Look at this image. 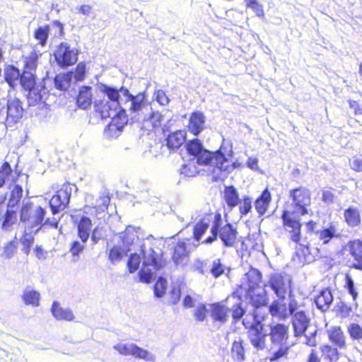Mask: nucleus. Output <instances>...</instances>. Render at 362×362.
<instances>
[{"label":"nucleus","instance_id":"f257e3e1","mask_svg":"<svg viewBox=\"0 0 362 362\" xmlns=\"http://www.w3.org/2000/svg\"><path fill=\"white\" fill-rule=\"evenodd\" d=\"M46 208L41 205H34L32 202L23 203L19 211L20 222L24 225L20 242L23 245V251L25 255L30 252L34 243V235L43 228L57 229L60 221L59 218L46 216Z\"/></svg>","mask_w":362,"mask_h":362},{"label":"nucleus","instance_id":"f03ea898","mask_svg":"<svg viewBox=\"0 0 362 362\" xmlns=\"http://www.w3.org/2000/svg\"><path fill=\"white\" fill-rule=\"evenodd\" d=\"M187 153L193 156L198 160V164L201 165H216L221 171L230 173L235 168L240 166L238 162L228 163V159L221 151L211 152L205 149L201 141L197 139L189 141L185 146Z\"/></svg>","mask_w":362,"mask_h":362},{"label":"nucleus","instance_id":"7ed1b4c3","mask_svg":"<svg viewBox=\"0 0 362 362\" xmlns=\"http://www.w3.org/2000/svg\"><path fill=\"white\" fill-rule=\"evenodd\" d=\"M140 252L143 256V267L138 273L139 281L149 284L153 279V272L149 268L152 267L154 272L163 269L167 264L164 252L155 240H151L143 243L140 246Z\"/></svg>","mask_w":362,"mask_h":362},{"label":"nucleus","instance_id":"20e7f679","mask_svg":"<svg viewBox=\"0 0 362 362\" xmlns=\"http://www.w3.org/2000/svg\"><path fill=\"white\" fill-rule=\"evenodd\" d=\"M211 223L210 229L211 235L203 240L202 243L205 245L211 244L218 238V228L222 224V216L219 211H209L199 219L194 224L192 229V237L194 240L199 242L203 235L205 234L209 226Z\"/></svg>","mask_w":362,"mask_h":362},{"label":"nucleus","instance_id":"39448f33","mask_svg":"<svg viewBox=\"0 0 362 362\" xmlns=\"http://www.w3.org/2000/svg\"><path fill=\"white\" fill-rule=\"evenodd\" d=\"M265 317V315H257L255 313L253 317L245 315L242 322L247 329V336L251 344L258 351L263 350L266 346L267 334L262 323Z\"/></svg>","mask_w":362,"mask_h":362},{"label":"nucleus","instance_id":"423d86ee","mask_svg":"<svg viewBox=\"0 0 362 362\" xmlns=\"http://www.w3.org/2000/svg\"><path fill=\"white\" fill-rule=\"evenodd\" d=\"M288 198L291 200L293 213L301 216L308 214L312 203L311 192L304 187L298 186L289 190Z\"/></svg>","mask_w":362,"mask_h":362},{"label":"nucleus","instance_id":"0eeeda50","mask_svg":"<svg viewBox=\"0 0 362 362\" xmlns=\"http://www.w3.org/2000/svg\"><path fill=\"white\" fill-rule=\"evenodd\" d=\"M294 214L289 209H284L281 212V218L282 227L289 240L296 244H298L302 238L303 224L299 218L293 216Z\"/></svg>","mask_w":362,"mask_h":362},{"label":"nucleus","instance_id":"6e6552de","mask_svg":"<svg viewBox=\"0 0 362 362\" xmlns=\"http://www.w3.org/2000/svg\"><path fill=\"white\" fill-rule=\"evenodd\" d=\"M299 308V303L290 292L288 304L280 299L275 300L269 306V312L272 317L286 320Z\"/></svg>","mask_w":362,"mask_h":362},{"label":"nucleus","instance_id":"1a4fd4ad","mask_svg":"<svg viewBox=\"0 0 362 362\" xmlns=\"http://www.w3.org/2000/svg\"><path fill=\"white\" fill-rule=\"evenodd\" d=\"M78 50L71 49L66 42H61L54 53L57 64L62 69L74 65L78 60Z\"/></svg>","mask_w":362,"mask_h":362},{"label":"nucleus","instance_id":"9d476101","mask_svg":"<svg viewBox=\"0 0 362 362\" xmlns=\"http://www.w3.org/2000/svg\"><path fill=\"white\" fill-rule=\"evenodd\" d=\"M71 194V189L69 186L63 185L51 197L49 201V206L52 216L55 217L61 211L64 210L69 205Z\"/></svg>","mask_w":362,"mask_h":362},{"label":"nucleus","instance_id":"9b49d317","mask_svg":"<svg viewBox=\"0 0 362 362\" xmlns=\"http://www.w3.org/2000/svg\"><path fill=\"white\" fill-rule=\"evenodd\" d=\"M189 239L179 240L170 248L171 259L177 267L186 265L189 260L190 251L187 247Z\"/></svg>","mask_w":362,"mask_h":362},{"label":"nucleus","instance_id":"f8f14e48","mask_svg":"<svg viewBox=\"0 0 362 362\" xmlns=\"http://www.w3.org/2000/svg\"><path fill=\"white\" fill-rule=\"evenodd\" d=\"M81 209H75L74 214L71 215L73 223L76 226L78 237L81 240L83 243H86L88 240L93 227L92 221L87 216H83L79 219Z\"/></svg>","mask_w":362,"mask_h":362},{"label":"nucleus","instance_id":"ddd939ff","mask_svg":"<svg viewBox=\"0 0 362 362\" xmlns=\"http://www.w3.org/2000/svg\"><path fill=\"white\" fill-rule=\"evenodd\" d=\"M247 297L249 299L250 303L252 305L253 310L251 313L247 315H250V317H253V314L255 313L257 315H265V313H261L260 309L262 307H267L269 302V298L267 292L262 291V292H256V289L247 290Z\"/></svg>","mask_w":362,"mask_h":362},{"label":"nucleus","instance_id":"4468645a","mask_svg":"<svg viewBox=\"0 0 362 362\" xmlns=\"http://www.w3.org/2000/svg\"><path fill=\"white\" fill-rule=\"evenodd\" d=\"M238 232L237 228L231 223H226L222 227L218 228V238L221 240L223 246L233 247L238 241Z\"/></svg>","mask_w":362,"mask_h":362},{"label":"nucleus","instance_id":"2eb2a0df","mask_svg":"<svg viewBox=\"0 0 362 362\" xmlns=\"http://www.w3.org/2000/svg\"><path fill=\"white\" fill-rule=\"evenodd\" d=\"M290 284L291 280L286 275L281 273L272 274L268 281L269 286L280 298H284Z\"/></svg>","mask_w":362,"mask_h":362},{"label":"nucleus","instance_id":"dca6fc26","mask_svg":"<svg viewBox=\"0 0 362 362\" xmlns=\"http://www.w3.org/2000/svg\"><path fill=\"white\" fill-rule=\"evenodd\" d=\"M128 116L124 109H119L112 117L111 121L107 125L105 131L110 136L120 132L124 126L127 124Z\"/></svg>","mask_w":362,"mask_h":362},{"label":"nucleus","instance_id":"f3484780","mask_svg":"<svg viewBox=\"0 0 362 362\" xmlns=\"http://www.w3.org/2000/svg\"><path fill=\"white\" fill-rule=\"evenodd\" d=\"M206 118L201 111H194L189 117L187 129L193 136H198L204 129Z\"/></svg>","mask_w":362,"mask_h":362},{"label":"nucleus","instance_id":"a211bd4d","mask_svg":"<svg viewBox=\"0 0 362 362\" xmlns=\"http://www.w3.org/2000/svg\"><path fill=\"white\" fill-rule=\"evenodd\" d=\"M292 325L293 327V332L295 337H300L304 334L306 331L310 320L307 316L306 313L303 310H296L293 314H292Z\"/></svg>","mask_w":362,"mask_h":362},{"label":"nucleus","instance_id":"6ab92c4d","mask_svg":"<svg viewBox=\"0 0 362 362\" xmlns=\"http://www.w3.org/2000/svg\"><path fill=\"white\" fill-rule=\"evenodd\" d=\"M269 337L274 344H286L289 337L288 327L281 323L270 326Z\"/></svg>","mask_w":362,"mask_h":362},{"label":"nucleus","instance_id":"aec40b11","mask_svg":"<svg viewBox=\"0 0 362 362\" xmlns=\"http://www.w3.org/2000/svg\"><path fill=\"white\" fill-rule=\"evenodd\" d=\"M21 174V172L13 170L8 161H4L0 166V188L3 187L6 182L16 183Z\"/></svg>","mask_w":362,"mask_h":362},{"label":"nucleus","instance_id":"412c9836","mask_svg":"<svg viewBox=\"0 0 362 362\" xmlns=\"http://www.w3.org/2000/svg\"><path fill=\"white\" fill-rule=\"evenodd\" d=\"M140 227L132 225L127 226L125 229L119 233V240L125 247H129L137 243L140 240L141 233Z\"/></svg>","mask_w":362,"mask_h":362},{"label":"nucleus","instance_id":"4be33fe9","mask_svg":"<svg viewBox=\"0 0 362 362\" xmlns=\"http://www.w3.org/2000/svg\"><path fill=\"white\" fill-rule=\"evenodd\" d=\"M347 246L350 255L355 261L351 268L362 272V240L358 238L349 240Z\"/></svg>","mask_w":362,"mask_h":362},{"label":"nucleus","instance_id":"5701e85b","mask_svg":"<svg viewBox=\"0 0 362 362\" xmlns=\"http://www.w3.org/2000/svg\"><path fill=\"white\" fill-rule=\"evenodd\" d=\"M329 340L339 349H346L347 347L346 337L343 329L340 326H332L327 330Z\"/></svg>","mask_w":362,"mask_h":362},{"label":"nucleus","instance_id":"b1692460","mask_svg":"<svg viewBox=\"0 0 362 362\" xmlns=\"http://www.w3.org/2000/svg\"><path fill=\"white\" fill-rule=\"evenodd\" d=\"M120 91L126 97V101H131L130 111L139 112L144 107L146 98L144 93H139L137 95H134L130 93L128 88L124 86L120 87Z\"/></svg>","mask_w":362,"mask_h":362},{"label":"nucleus","instance_id":"393cba45","mask_svg":"<svg viewBox=\"0 0 362 362\" xmlns=\"http://www.w3.org/2000/svg\"><path fill=\"white\" fill-rule=\"evenodd\" d=\"M272 200V193L268 187H266L254 202L255 209L259 216H262L267 213Z\"/></svg>","mask_w":362,"mask_h":362},{"label":"nucleus","instance_id":"a878e982","mask_svg":"<svg viewBox=\"0 0 362 362\" xmlns=\"http://www.w3.org/2000/svg\"><path fill=\"white\" fill-rule=\"evenodd\" d=\"M187 133L184 129H177L168 134L165 138L166 146L170 151L180 148L186 141Z\"/></svg>","mask_w":362,"mask_h":362},{"label":"nucleus","instance_id":"bb28decb","mask_svg":"<svg viewBox=\"0 0 362 362\" xmlns=\"http://www.w3.org/2000/svg\"><path fill=\"white\" fill-rule=\"evenodd\" d=\"M23 107L22 101L17 98H10L7 102L6 119L11 122H16L23 116Z\"/></svg>","mask_w":362,"mask_h":362},{"label":"nucleus","instance_id":"cd10ccee","mask_svg":"<svg viewBox=\"0 0 362 362\" xmlns=\"http://www.w3.org/2000/svg\"><path fill=\"white\" fill-rule=\"evenodd\" d=\"M116 106L110 104V102L103 100L95 101L93 113L100 119H107L116 110Z\"/></svg>","mask_w":362,"mask_h":362},{"label":"nucleus","instance_id":"c85d7f7f","mask_svg":"<svg viewBox=\"0 0 362 362\" xmlns=\"http://www.w3.org/2000/svg\"><path fill=\"white\" fill-rule=\"evenodd\" d=\"M344 218L346 224L351 228H359L362 221L359 210L354 206H349L344 211Z\"/></svg>","mask_w":362,"mask_h":362},{"label":"nucleus","instance_id":"c756f323","mask_svg":"<svg viewBox=\"0 0 362 362\" xmlns=\"http://www.w3.org/2000/svg\"><path fill=\"white\" fill-rule=\"evenodd\" d=\"M228 308L220 302L210 304V315L213 320L225 323L228 317Z\"/></svg>","mask_w":362,"mask_h":362},{"label":"nucleus","instance_id":"7c9ffc66","mask_svg":"<svg viewBox=\"0 0 362 362\" xmlns=\"http://www.w3.org/2000/svg\"><path fill=\"white\" fill-rule=\"evenodd\" d=\"M111 197L109 193H103L99 197L98 203L95 206L85 205L83 209L85 214H92L93 211L95 214L105 212L107 210L110 203Z\"/></svg>","mask_w":362,"mask_h":362},{"label":"nucleus","instance_id":"2f4dec72","mask_svg":"<svg viewBox=\"0 0 362 362\" xmlns=\"http://www.w3.org/2000/svg\"><path fill=\"white\" fill-rule=\"evenodd\" d=\"M51 313L54 317L59 321H72L75 317L71 309L63 308L57 301L52 303Z\"/></svg>","mask_w":362,"mask_h":362},{"label":"nucleus","instance_id":"473e14b6","mask_svg":"<svg viewBox=\"0 0 362 362\" xmlns=\"http://www.w3.org/2000/svg\"><path fill=\"white\" fill-rule=\"evenodd\" d=\"M91 87L82 86L77 95L76 103L78 107L86 110L90 107L93 103V94Z\"/></svg>","mask_w":362,"mask_h":362},{"label":"nucleus","instance_id":"72a5a7b5","mask_svg":"<svg viewBox=\"0 0 362 362\" xmlns=\"http://www.w3.org/2000/svg\"><path fill=\"white\" fill-rule=\"evenodd\" d=\"M21 72L14 65H6L4 69V79L11 88H15L20 81Z\"/></svg>","mask_w":362,"mask_h":362},{"label":"nucleus","instance_id":"f704fd0d","mask_svg":"<svg viewBox=\"0 0 362 362\" xmlns=\"http://www.w3.org/2000/svg\"><path fill=\"white\" fill-rule=\"evenodd\" d=\"M223 197L228 207L233 209L240 203V196L238 189L233 185L224 187Z\"/></svg>","mask_w":362,"mask_h":362},{"label":"nucleus","instance_id":"c9c22d12","mask_svg":"<svg viewBox=\"0 0 362 362\" xmlns=\"http://www.w3.org/2000/svg\"><path fill=\"white\" fill-rule=\"evenodd\" d=\"M332 301L333 296L329 288L322 289L315 298L317 307L322 311L327 310Z\"/></svg>","mask_w":362,"mask_h":362},{"label":"nucleus","instance_id":"e433bc0d","mask_svg":"<svg viewBox=\"0 0 362 362\" xmlns=\"http://www.w3.org/2000/svg\"><path fill=\"white\" fill-rule=\"evenodd\" d=\"M39 55L35 49H33L28 54H22L23 62L22 71L36 72Z\"/></svg>","mask_w":362,"mask_h":362},{"label":"nucleus","instance_id":"4c0bfd02","mask_svg":"<svg viewBox=\"0 0 362 362\" xmlns=\"http://www.w3.org/2000/svg\"><path fill=\"white\" fill-rule=\"evenodd\" d=\"M338 347L333 346L328 344H325L320 346V351L322 357L327 362H337L340 357V354L338 351Z\"/></svg>","mask_w":362,"mask_h":362},{"label":"nucleus","instance_id":"58836bf2","mask_svg":"<svg viewBox=\"0 0 362 362\" xmlns=\"http://www.w3.org/2000/svg\"><path fill=\"white\" fill-rule=\"evenodd\" d=\"M247 290L259 288L262 281V273L256 269H251L246 273Z\"/></svg>","mask_w":362,"mask_h":362},{"label":"nucleus","instance_id":"ea45409f","mask_svg":"<svg viewBox=\"0 0 362 362\" xmlns=\"http://www.w3.org/2000/svg\"><path fill=\"white\" fill-rule=\"evenodd\" d=\"M37 79L36 72L22 71L19 83L24 90H31L37 85Z\"/></svg>","mask_w":362,"mask_h":362},{"label":"nucleus","instance_id":"a19ab883","mask_svg":"<svg viewBox=\"0 0 362 362\" xmlns=\"http://www.w3.org/2000/svg\"><path fill=\"white\" fill-rule=\"evenodd\" d=\"M22 300L25 305L37 307L40 305V293L39 291L27 287L22 294Z\"/></svg>","mask_w":362,"mask_h":362},{"label":"nucleus","instance_id":"79ce46f5","mask_svg":"<svg viewBox=\"0 0 362 362\" xmlns=\"http://www.w3.org/2000/svg\"><path fill=\"white\" fill-rule=\"evenodd\" d=\"M317 239L322 245L329 244L331 240L337 237V228L331 224L328 228H323L317 232Z\"/></svg>","mask_w":362,"mask_h":362},{"label":"nucleus","instance_id":"37998d69","mask_svg":"<svg viewBox=\"0 0 362 362\" xmlns=\"http://www.w3.org/2000/svg\"><path fill=\"white\" fill-rule=\"evenodd\" d=\"M197 159H189L186 163L183 164L180 168V173L187 177H193L197 176L199 172Z\"/></svg>","mask_w":362,"mask_h":362},{"label":"nucleus","instance_id":"c03bdc74","mask_svg":"<svg viewBox=\"0 0 362 362\" xmlns=\"http://www.w3.org/2000/svg\"><path fill=\"white\" fill-rule=\"evenodd\" d=\"M23 187L15 183L10 190L9 197L7 202L8 208H14L18 206L23 197Z\"/></svg>","mask_w":362,"mask_h":362},{"label":"nucleus","instance_id":"a18cd8bd","mask_svg":"<svg viewBox=\"0 0 362 362\" xmlns=\"http://www.w3.org/2000/svg\"><path fill=\"white\" fill-rule=\"evenodd\" d=\"M72 76V71L57 74L54 78L56 88L60 90H65L68 89L70 86Z\"/></svg>","mask_w":362,"mask_h":362},{"label":"nucleus","instance_id":"49530a36","mask_svg":"<svg viewBox=\"0 0 362 362\" xmlns=\"http://www.w3.org/2000/svg\"><path fill=\"white\" fill-rule=\"evenodd\" d=\"M42 89H44V86L40 88L39 86L36 85L31 90H25V91H28L27 100L30 106L38 105L42 102Z\"/></svg>","mask_w":362,"mask_h":362},{"label":"nucleus","instance_id":"de8ad7c7","mask_svg":"<svg viewBox=\"0 0 362 362\" xmlns=\"http://www.w3.org/2000/svg\"><path fill=\"white\" fill-rule=\"evenodd\" d=\"M296 248L294 257L297 259L299 263L305 264L309 262V257L310 255V247L308 245H302L300 243Z\"/></svg>","mask_w":362,"mask_h":362},{"label":"nucleus","instance_id":"09e8293b","mask_svg":"<svg viewBox=\"0 0 362 362\" xmlns=\"http://www.w3.org/2000/svg\"><path fill=\"white\" fill-rule=\"evenodd\" d=\"M102 91L108 98L113 106H116V108L119 106L120 88L117 89L110 86H104Z\"/></svg>","mask_w":362,"mask_h":362},{"label":"nucleus","instance_id":"8fccbe9b","mask_svg":"<svg viewBox=\"0 0 362 362\" xmlns=\"http://www.w3.org/2000/svg\"><path fill=\"white\" fill-rule=\"evenodd\" d=\"M231 356L234 360L238 362H242L245 360V349L242 340L234 341L233 342Z\"/></svg>","mask_w":362,"mask_h":362},{"label":"nucleus","instance_id":"3c124183","mask_svg":"<svg viewBox=\"0 0 362 362\" xmlns=\"http://www.w3.org/2000/svg\"><path fill=\"white\" fill-rule=\"evenodd\" d=\"M16 221V211L13 208H8L6 210L1 223V227L4 229H8Z\"/></svg>","mask_w":362,"mask_h":362},{"label":"nucleus","instance_id":"603ef678","mask_svg":"<svg viewBox=\"0 0 362 362\" xmlns=\"http://www.w3.org/2000/svg\"><path fill=\"white\" fill-rule=\"evenodd\" d=\"M49 26L46 25L42 27H38L33 33L34 37L38 41L40 46L44 47L49 36Z\"/></svg>","mask_w":362,"mask_h":362},{"label":"nucleus","instance_id":"864d4df0","mask_svg":"<svg viewBox=\"0 0 362 362\" xmlns=\"http://www.w3.org/2000/svg\"><path fill=\"white\" fill-rule=\"evenodd\" d=\"M126 255V252L119 245L112 246L108 252V259L112 262L115 263L122 260L123 257Z\"/></svg>","mask_w":362,"mask_h":362},{"label":"nucleus","instance_id":"5fc2aeb1","mask_svg":"<svg viewBox=\"0 0 362 362\" xmlns=\"http://www.w3.org/2000/svg\"><path fill=\"white\" fill-rule=\"evenodd\" d=\"M347 332L352 341L362 340V327L358 323H350L347 326Z\"/></svg>","mask_w":362,"mask_h":362},{"label":"nucleus","instance_id":"6e6d98bb","mask_svg":"<svg viewBox=\"0 0 362 362\" xmlns=\"http://www.w3.org/2000/svg\"><path fill=\"white\" fill-rule=\"evenodd\" d=\"M280 345L281 346L279 347V349L275 351L269 357V360L270 362H274L279 361L281 358H287L291 346L289 345H286V344Z\"/></svg>","mask_w":362,"mask_h":362},{"label":"nucleus","instance_id":"4d7b16f0","mask_svg":"<svg viewBox=\"0 0 362 362\" xmlns=\"http://www.w3.org/2000/svg\"><path fill=\"white\" fill-rule=\"evenodd\" d=\"M147 122L150 123L153 130H157L162 127L163 116L159 112L152 111L147 119Z\"/></svg>","mask_w":362,"mask_h":362},{"label":"nucleus","instance_id":"13d9d810","mask_svg":"<svg viewBox=\"0 0 362 362\" xmlns=\"http://www.w3.org/2000/svg\"><path fill=\"white\" fill-rule=\"evenodd\" d=\"M141 264V257L137 253H132L129 255L127 263L128 271L134 273L138 270Z\"/></svg>","mask_w":362,"mask_h":362},{"label":"nucleus","instance_id":"bf43d9fd","mask_svg":"<svg viewBox=\"0 0 362 362\" xmlns=\"http://www.w3.org/2000/svg\"><path fill=\"white\" fill-rule=\"evenodd\" d=\"M167 285L166 279L163 277H159L153 286L154 295L158 298L163 296L166 292Z\"/></svg>","mask_w":362,"mask_h":362},{"label":"nucleus","instance_id":"052dcab7","mask_svg":"<svg viewBox=\"0 0 362 362\" xmlns=\"http://www.w3.org/2000/svg\"><path fill=\"white\" fill-rule=\"evenodd\" d=\"M231 316L233 322H238L245 314V310L242 306L240 303H237L233 305L231 308Z\"/></svg>","mask_w":362,"mask_h":362},{"label":"nucleus","instance_id":"680f3d73","mask_svg":"<svg viewBox=\"0 0 362 362\" xmlns=\"http://www.w3.org/2000/svg\"><path fill=\"white\" fill-rule=\"evenodd\" d=\"M245 6L251 8L255 15L258 17L262 18L264 16V11L263 6L257 0H245Z\"/></svg>","mask_w":362,"mask_h":362},{"label":"nucleus","instance_id":"e2e57ef3","mask_svg":"<svg viewBox=\"0 0 362 362\" xmlns=\"http://www.w3.org/2000/svg\"><path fill=\"white\" fill-rule=\"evenodd\" d=\"M252 209V199L248 196H244L240 201L238 206L239 213L241 216H246Z\"/></svg>","mask_w":362,"mask_h":362},{"label":"nucleus","instance_id":"0e129e2a","mask_svg":"<svg viewBox=\"0 0 362 362\" xmlns=\"http://www.w3.org/2000/svg\"><path fill=\"white\" fill-rule=\"evenodd\" d=\"M209 310L206 304H200L194 310V315L197 321L202 322L206 319Z\"/></svg>","mask_w":362,"mask_h":362},{"label":"nucleus","instance_id":"69168bd1","mask_svg":"<svg viewBox=\"0 0 362 362\" xmlns=\"http://www.w3.org/2000/svg\"><path fill=\"white\" fill-rule=\"evenodd\" d=\"M210 272L214 278H218L225 272V267L221 264V259H218L213 262Z\"/></svg>","mask_w":362,"mask_h":362},{"label":"nucleus","instance_id":"338daca9","mask_svg":"<svg viewBox=\"0 0 362 362\" xmlns=\"http://www.w3.org/2000/svg\"><path fill=\"white\" fill-rule=\"evenodd\" d=\"M344 288L348 291L351 296L353 300H356L358 298V292L354 288V282L352 278L349 275L345 276V285Z\"/></svg>","mask_w":362,"mask_h":362},{"label":"nucleus","instance_id":"774afa93","mask_svg":"<svg viewBox=\"0 0 362 362\" xmlns=\"http://www.w3.org/2000/svg\"><path fill=\"white\" fill-rule=\"evenodd\" d=\"M352 311V307L345 303H341L337 306V315L342 319L349 317L351 315Z\"/></svg>","mask_w":362,"mask_h":362}]
</instances>
